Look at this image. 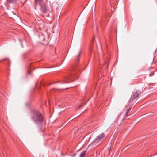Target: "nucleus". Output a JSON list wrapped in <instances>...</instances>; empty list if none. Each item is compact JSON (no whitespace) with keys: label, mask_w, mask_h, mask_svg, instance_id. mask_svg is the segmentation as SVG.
<instances>
[{"label":"nucleus","mask_w":157,"mask_h":157,"mask_svg":"<svg viewBox=\"0 0 157 157\" xmlns=\"http://www.w3.org/2000/svg\"><path fill=\"white\" fill-rule=\"evenodd\" d=\"M32 120L36 124L41 125L44 122V117L42 113L38 110H33L31 112Z\"/></svg>","instance_id":"1"},{"label":"nucleus","mask_w":157,"mask_h":157,"mask_svg":"<svg viewBox=\"0 0 157 157\" xmlns=\"http://www.w3.org/2000/svg\"><path fill=\"white\" fill-rule=\"evenodd\" d=\"M39 37L40 40L45 43L49 39V35L46 32H45L44 33H41V34L39 36Z\"/></svg>","instance_id":"2"},{"label":"nucleus","mask_w":157,"mask_h":157,"mask_svg":"<svg viewBox=\"0 0 157 157\" xmlns=\"http://www.w3.org/2000/svg\"><path fill=\"white\" fill-rule=\"evenodd\" d=\"M35 2L36 3H37L38 2L39 3L40 5V6L41 9L43 11L44 13H46L47 10V9L46 7V6L45 4L43 3V0H35Z\"/></svg>","instance_id":"3"},{"label":"nucleus","mask_w":157,"mask_h":157,"mask_svg":"<svg viewBox=\"0 0 157 157\" xmlns=\"http://www.w3.org/2000/svg\"><path fill=\"white\" fill-rule=\"evenodd\" d=\"M101 141L96 137L91 143L92 145H98L101 143Z\"/></svg>","instance_id":"4"},{"label":"nucleus","mask_w":157,"mask_h":157,"mask_svg":"<svg viewBox=\"0 0 157 157\" xmlns=\"http://www.w3.org/2000/svg\"><path fill=\"white\" fill-rule=\"evenodd\" d=\"M74 76V74L71 73L68 77H66L65 79L64 80L63 83H67L69 82H67V81L71 79Z\"/></svg>","instance_id":"5"},{"label":"nucleus","mask_w":157,"mask_h":157,"mask_svg":"<svg viewBox=\"0 0 157 157\" xmlns=\"http://www.w3.org/2000/svg\"><path fill=\"white\" fill-rule=\"evenodd\" d=\"M82 50L81 49H80L78 52V53L75 57V60L77 62H78L79 61L80 56Z\"/></svg>","instance_id":"6"},{"label":"nucleus","mask_w":157,"mask_h":157,"mask_svg":"<svg viewBox=\"0 0 157 157\" xmlns=\"http://www.w3.org/2000/svg\"><path fill=\"white\" fill-rule=\"evenodd\" d=\"M139 91H136L131 97L130 101H131L132 100L136 98L139 95Z\"/></svg>","instance_id":"7"},{"label":"nucleus","mask_w":157,"mask_h":157,"mask_svg":"<svg viewBox=\"0 0 157 157\" xmlns=\"http://www.w3.org/2000/svg\"><path fill=\"white\" fill-rule=\"evenodd\" d=\"M105 136V134L103 133H101L98 135L97 137L98 139L99 140H101V141L102 139L104 138Z\"/></svg>","instance_id":"8"},{"label":"nucleus","mask_w":157,"mask_h":157,"mask_svg":"<svg viewBox=\"0 0 157 157\" xmlns=\"http://www.w3.org/2000/svg\"><path fill=\"white\" fill-rule=\"evenodd\" d=\"M108 65L107 64L106 66H105V62H103V63H102L101 65H100V68H101L102 69H103L104 70L106 68Z\"/></svg>","instance_id":"9"},{"label":"nucleus","mask_w":157,"mask_h":157,"mask_svg":"<svg viewBox=\"0 0 157 157\" xmlns=\"http://www.w3.org/2000/svg\"><path fill=\"white\" fill-rule=\"evenodd\" d=\"M86 151H84L81 153L80 155V157H84L86 155Z\"/></svg>","instance_id":"10"},{"label":"nucleus","mask_w":157,"mask_h":157,"mask_svg":"<svg viewBox=\"0 0 157 157\" xmlns=\"http://www.w3.org/2000/svg\"><path fill=\"white\" fill-rule=\"evenodd\" d=\"M7 2L10 3H14L16 2V0H7Z\"/></svg>","instance_id":"11"},{"label":"nucleus","mask_w":157,"mask_h":157,"mask_svg":"<svg viewBox=\"0 0 157 157\" xmlns=\"http://www.w3.org/2000/svg\"><path fill=\"white\" fill-rule=\"evenodd\" d=\"M95 37H94V36H93V38L92 39V44L94 42V41H95Z\"/></svg>","instance_id":"12"},{"label":"nucleus","mask_w":157,"mask_h":157,"mask_svg":"<svg viewBox=\"0 0 157 157\" xmlns=\"http://www.w3.org/2000/svg\"><path fill=\"white\" fill-rule=\"evenodd\" d=\"M130 109H131V108H129L128 109L127 112L126 113V115H127L128 114V113L129 111L130 110Z\"/></svg>","instance_id":"13"},{"label":"nucleus","mask_w":157,"mask_h":157,"mask_svg":"<svg viewBox=\"0 0 157 157\" xmlns=\"http://www.w3.org/2000/svg\"><path fill=\"white\" fill-rule=\"evenodd\" d=\"M154 73H153L152 74H150L149 75L150 76H151L154 75Z\"/></svg>","instance_id":"14"},{"label":"nucleus","mask_w":157,"mask_h":157,"mask_svg":"<svg viewBox=\"0 0 157 157\" xmlns=\"http://www.w3.org/2000/svg\"><path fill=\"white\" fill-rule=\"evenodd\" d=\"M82 105H81L79 106V108H80V107H82Z\"/></svg>","instance_id":"15"},{"label":"nucleus","mask_w":157,"mask_h":157,"mask_svg":"<svg viewBox=\"0 0 157 157\" xmlns=\"http://www.w3.org/2000/svg\"><path fill=\"white\" fill-rule=\"evenodd\" d=\"M53 90H52H52H50V92H51H51H52V91H53Z\"/></svg>","instance_id":"16"},{"label":"nucleus","mask_w":157,"mask_h":157,"mask_svg":"<svg viewBox=\"0 0 157 157\" xmlns=\"http://www.w3.org/2000/svg\"><path fill=\"white\" fill-rule=\"evenodd\" d=\"M28 73H30V72L29 71H28Z\"/></svg>","instance_id":"17"},{"label":"nucleus","mask_w":157,"mask_h":157,"mask_svg":"<svg viewBox=\"0 0 157 157\" xmlns=\"http://www.w3.org/2000/svg\"><path fill=\"white\" fill-rule=\"evenodd\" d=\"M2 60H1V61H2ZM1 61H0V62Z\"/></svg>","instance_id":"18"}]
</instances>
